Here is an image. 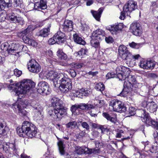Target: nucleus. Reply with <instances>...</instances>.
Wrapping results in <instances>:
<instances>
[{"instance_id":"obj_7","label":"nucleus","mask_w":158,"mask_h":158,"mask_svg":"<svg viewBox=\"0 0 158 158\" xmlns=\"http://www.w3.org/2000/svg\"><path fill=\"white\" fill-rule=\"evenodd\" d=\"M34 29L33 26L32 25H30L26 29L22 32V35L23 39L25 43L33 47H36L37 45V43L34 40L30 39L29 37Z\"/></svg>"},{"instance_id":"obj_12","label":"nucleus","mask_w":158,"mask_h":158,"mask_svg":"<svg viewBox=\"0 0 158 158\" xmlns=\"http://www.w3.org/2000/svg\"><path fill=\"white\" fill-rule=\"evenodd\" d=\"M137 7L136 2L133 0H129L126 3L123 7V11L127 13V15L132 11L136 9Z\"/></svg>"},{"instance_id":"obj_37","label":"nucleus","mask_w":158,"mask_h":158,"mask_svg":"<svg viewBox=\"0 0 158 158\" xmlns=\"http://www.w3.org/2000/svg\"><path fill=\"white\" fill-rule=\"evenodd\" d=\"M33 111L37 114H41L42 109L40 105H37L36 106H33Z\"/></svg>"},{"instance_id":"obj_5","label":"nucleus","mask_w":158,"mask_h":158,"mask_svg":"<svg viewBox=\"0 0 158 158\" xmlns=\"http://www.w3.org/2000/svg\"><path fill=\"white\" fill-rule=\"evenodd\" d=\"M123 80H125L124 83V88L120 94V96L123 97L127 96V94L131 90L132 87L133 85L136 82V79L134 76L129 75H126L125 78Z\"/></svg>"},{"instance_id":"obj_10","label":"nucleus","mask_w":158,"mask_h":158,"mask_svg":"<svg viewBox=\"0 0 158 158\" xmlns=\"http://www.w3.org/2000/svg\"><path fill=\"white\" fill-rule=\"evenodd\" d=\"M26 106V104L20 99L13 105L12 108L14 110V109L16 110L17 109L19 110V114L23 116H25L27 114V111L24 109Z\"/></svg>"},{"instance_id":"obj_46","label":"nucleus","mask_w":158,"mask_h":158,"mask_svg":"<svg viewBox=\"0 0 158 158\" xmlns=\"http://www.w3.org/2000/svg\"><path fill=\"white\" fill-rule=\"evenodd\" d=\"M81 125L83 128L86 129V130L89 131L90 129L89 126L86 122L81 123Z\"/></svg>"},{"instance_id":"obj_16","label":"nucleus","mask_w":158,"mask_h":158,"mask_svg":"<svg viewBox=\"0 0 158 158\" xmlns=\"http://www.w3.org/2000/svg\"><path fill=\"white\" fill-rule=\"evenodd\" d=\"M20 45L18 44L13 43L11 44V47L10 49H7L8 53L11 55L19 57L21 55Z\"/></svg>"},{"instance_id":"obj_9","label":"nucleus","mask_w":158,"mask_h":158,"mask_svg":"<svg viewBox=\"0 0 158 158\" xmlns=\"http://www.w3.org/2000/svg\"><path fill=\"white\" fill-rule=\"evenodd\" d=\"M66 39L65 34L60 31L56 33L52 38L50 39L48 42L50 44H53L56 43L59 44L64 43Z\"/></svg>"},{"instance_id":"obj_53","label":"nucleus","mask_w":158,"mask_h":158,"mask_svg":"<svg viewBox=\"0 0 158 158\" xmlns=\"http://www.w3.org/2000/svg\"><path fill=\"white\" fill-rule=\"evenodd\" d=\"M105 40L108 43H112L114 41V40L112 37L109 36L108 37H106Z\"/></svg>"},{"instance_id":"obj_30","label":"nucleus","mask_w":158,"mask_h":158,"mask_svg":"<svg viewBox=\"0 0 158 158\" xmlns=\"http://www.w3.org/2000/svg\"><path fill=\"white\" fill-rule=\"evenodd\" d=\"M73 40L76 43L84 45L85 44V41L78 34L75 33L73 35Z\"/></svg>"},{"instance_id":"obj_57","label":"nucleus","mask_w":158,"mask_h":158,"mask_svg":"<svg viewBox=\"0 0 158 158\" xmlns=\"http://www.w3.org/2000/svg\"><path fill=\"white\" fill-rule=\"evenodd\" d=\"M13 3L15 7L19 6L21 4V2L20 0H14Z\"/></svg>"},{"instance_id":"obj_33","label":"nucleus","mask_w":158,"mask_h":158,"mask_svg":"<svg viewBox=\"0 0 158 158\" xmlns=\"http://www.w3.org/2000/svg\"><path fill=\"white\" fill-rule=\"evenodd\" d=\"M87 148L80 146H76L75 147V152L78 155H81L86 152Z\"/></svg>"},{"instance_id":"obj_50","label":"nucleus","mask_w":158,"mask_h":158,"mask_svg":"<svg viewBox=\"0 0 158 158\" xmlns=\"http://www.w3.org/2000/svg\"><path fill=\"white\" fill-rule=\"evenodd\" d=\"M73 66V67L75 68L79 69L83 67V66H84V64L82 63H76V64H74Z\"/></svg>"},{"instance_id":"obj_13","label":"nucleus","mask_w":158,"mask_h":158,"mask_svg":"<svg viewBox=\"0 0 158 158\" xmlns=\"http://www.w3.org/2000/svg\"><path fill=\"white\" fill-rule=\"evenodd\" d=\"M118 52L120 56L123 60H127L132 57L131 54L128 50L127 47L123 45L119 46Z\"/></svg>"},{"instance_id":"obj_64","label":"nucleus","mask_w":158,"mask_h":158,"mask_svg":"<svg viewBox=\"0 0 158 158\" xmlns=\"http://www.w3.org/2000/svg\"><path fill=\"white\" fill-rule=\"evenodd\" d=\"M148 103L146 101H143L141 104V106L144 107H147Z\"/></svg>"},{"instance_id":"obj_34","label":"nucleus","mask_w":158,"mask_h":158,"mask_svg":"<svg viewBox=\"0 0 158 158\" xmlns=\"http://www.w3.org/2000/svg\"><path fill=\"white\" fill-rule=\"evenodd\" d=\"M87 52V50L86 49L83 48L78 52H76L75 54L77 57L82 58L85 55H86Z\"/></svg>"},{"instance_id":"obj_39","label":"nucleus","mask_w":158,"mask_h":158,"mask_svg":"<svg viewBox=\"0 0 158 158\" xmlns=\"http://www.w3.org/2000/svg\"><path fill=\"white\" fill-rule=\"evenodd\" d=\"M57 144L60 153L61 154L63 155L64 152V145L63 144V142L62 140H60L58 143Z\"/></svg>"},{"instance_id":"obj_31","label":"nucleus","mask_w":158,"mask_h":158,"mask_svg":"<svg viewBox=\"0 0 158 158\" xmlns=\"http://www.w3.org/2000/svg\"><path fill=\"white\" fill-rule=\"evenodd\" d=\"M51 26L48 27L46 28L43 29L40 31L38 33L37 35L39 36H40L42 37H46L49 34Z\"/></svg>"},{"instance_id":"obj_32","label":"nucleus","mask_w":158,"mask_h":158,"mask_svg":"<svg viewBox=\"0 0 158 158\" xmlns=\"http://www.w3.org/2000/svg\"><path fill=\"white\" fill-rule=\"evenodd\" d=\"M157 108V105L154 102H148V103L147 109L151 113L156 111Z\"/></svg>"},{"instance_id":"obj_44","label":"nucleus","mask_w":158,"mask_h":158,"mask_svg":"<svg viewBox=\"0 0 158 158\" xmlns=\"http://www.w3.org/2000/svg\"><path fill=\"white\" fill-rule=\"evenodd\" d=\"M135 111L136 110L134 107H129L128 110L127 111L129 114L128 115V116L134 115L135 114Z\"/></svg>"},{"instance_id":"obj_40","label":"nucleus","mask_w":158,"mask_h":158,"mask_svg":"<svg viewBox=\"0 0 158 158\" xmlns=\"http://www.w3.org/2000/svg\"><path fill=\"white\" fill-rule=\"evenodd\" d=\"M105 86L103 83L100 82L97 84L95 86V89L97 91H102L105 89Z\"/></svg>"},{"instance_id":"obj_15","label":"nucleus","mask_w":158,"mask_h":158,"mask_svg":"<svg viewBox=\"0 0 158 158\" xmlns=\"http://www.w3.org/2000/svg\"><path fill=\"white\" fill-rule=\"evenodd\" d=\"M130 30L133 35L137 36H140L142 31L140 24L136 22L133 23L131 24Z\"/></svg>"},{"instance_id":"obj_52","label":"nucleus","mask_w":158,"mask_h":158,"mask_svg":"<svg viewBox=\"0 0 158 158\" xmlns=\"http://www.w3.org/2000/svg\"><path fill=\"white\" fill-rule=\"evenodd\" d=\"M69 72L72 77H74L76 76V73L74 69H70L69 70Z\"/></svg>"},{"instance_id":"obj_29","label":"nucleus","mask_w":158,"mask_h":158,"mask_svg":"<svg viewBox=\"0 0 158 158\" xmlns=\"http://www.w3.org/2000/svg\"><path fill=\"white\" fill-rule=\"evenodd\" d=\"M79 109L82 110H90L94 109L95 107L92 104L90 103L78 104Z\"/></svg>"},{"instance_id":"obj_11","label":"nucleus","mask_w":158,"mask_h":158,"mask_svg":"<svg viewBox=\"0 0 158 158\" xmlns=\"http://www.w3.org/2000/svg\"><path fill=\"white\" fill-rule=\"evenodd\" d=\"M37 91L38 93L43 95H46L49 94L50 89L48 84L45 81L40 82L37 87Z\"/></svg>"},{"instance_id":"obj_41","label":"nucleus","mask_w":158,"mask_h":158,"mask_svg":"<svg viewBox=\"0 0 158 158\" xmlns=\"http://www.w3.org/2000/svg\"><path fill=\"white\" fill-rule=\"evenodd\" d=\"M156 63L152 60H148V69H152L154 68Z\"/></svg>"},{"instance_id":"obj_47","label":"nucleus","mask_w":158,"mask_h":158,"mask_svg":"<svg viewBox=\"0 0 158 158\" xmlns=\"http://www.w3.org/2000/svg\"><path fill=\"white\" fill-rule=\"evenodd\" d=\"M78 109H79L78 104H76L72 106L70 110L72 113H73L75 112Z\"/></svg>"},{"instance_id":"obj_56","label":"nucleus","mask_w":158,"mask_h":158,"mask_svg":"<svg viewBox=\"0 0 158 158\" xmlns=\"http://www.w3.org/2000/svg\"><path fill=\"white\" fill-rule=\"evenodd\" d=\"M9 148L12 149L14 151L16 152V148L15 146V143H11L10 144L9 146Z\"/></svg>"},{"instance_id":"obj_38","label":"nucleus","mask_w":158,"mask_h":158,"mask_svg":"<svg viewBox=\"0 0 158 158\" xmlns=\"http://www.w3.org/2000/svg\"><path fill=\"white\" fill-rule=\"evenodd\" d=\"M148 60L142 59L140 60L139 63V65L140 68L143 69H148Z\"/></svg>"},{"instance_id":"obj_54","label":"nucleus","mask_w":158,"mask_h":158,"mask_svg":"<svg viewBox=\"0 0 158 158\" xmlns=\"http://www.w3.org/2000/svg\"><path fill=\"white\" fill-rule=\"evenodd\" d=\"M115 75L113 73H108L106 76L107 79H108L110 78H114L115 77Z\"/></svg>"},{"instance_id":"obj_62","label":"nucleus","mask_w":158,"mask_h":158,"mask_svg":"<svg viewBox=\"0 0 158 158\" xmlns=\"http://www.w3.org/2000/svg\"><path fill=\"white\" fill-rule=\"evenodd\" d=\"M5 61V58L0 56V64H3Z\"/></svg>"},{"instance_id":"obj_51","label":"nucleus","mask_w":158,"mask_h":158,"mask_svg":"<svg viewBox=\"0 0 158 158\" xmlns=\"http://www.w3.org/2000/svg\"><path fill=\"white\" fill-rule=\"evenodd\" d=\"M150 150V152L152 153H156L158 151V147L156 146H152Z\"/></svg>"},{"instance_id":"obj_17","label":"nucleus","mask_w":158,"mask_h":158,"mask_svg":"<svg viewBox=\"0 0 158 158\" xmlns=\"http://www.w3.org/2000/svg\"><path fill=\"white\" fill-rule=\"evenodd\" d=\"M123 28V24L120 23L112 25H109L106 27V29L113 34H116L118 31H121Z\"/></svg>"},{"instance_id":"obj_14","label":"nucleus","mask_w":158,"mask_h":158,"mask_svg":"<svg viewBox=\"0 0 158 158\" xmlns=\"http://www.w3.org/2000/svg\"><path fill=\"white\" fill-rule=\"evenodd\" d=\"M28 69L30 71L34 73L40 72L41 67L39 64L34 60H30L28 63Z\"/></svg>"},{"instance_id":"obj_35","label":"nucleus","mask_w":158,"mask_h":158,"mask_svg":"<svg viewBox=\"0 0 158 158\" xmlns=\"http://www.w3.org/2000/svg\"><path fill=\"white\" fill-rule=\"evenodd\" d=\"M86 152L87 153L89 154H96L99 153L100 152V149L97 148L92 149L87 148H86Z\"/></svg>"},{"instance_id":"obj_22","label":"nucleus","mask_w":158,"mask_h":158,"mask_svg":"<svg viewBox=\"0 0 158 158\" xmlns=\"http://www.w3.org/2000/svg\"><path fill=\"white\" fill-rule=\"evenodd\" d=\"M47 8L46 2L44 0H40V2H36L34 3V9L38 10H44Z\"/></svg>"},{"instance_id":"obj_58","label":"nucleus","mask_w":158,"mask_h":158,"mask_svg":"<svg viewBox=\"0 0 158 158\" xmlns=\"http://www.w3.org/2000/svg\"><path fill=\"white\" fill-rule=\"evenodd\" d=\"M22 51L26 52L27 51V48L25 46L23 45H20V49Z\"/></svg>"},{"instance_id":"obj_21","label":"nucleus","mask_w":158,"mask_h":158,"mask_svg":"<svg viewBox=\"0 0 158 158\" xmlns=\"http://www.w3.org/2000/svg\"><path fill=\"white\" fill-rule=\"evenodd\" d=\"M73 23L71 21L65 20L62 26V28L65 32L70 31L73 30Z\"/></svg>"},{"instance_id":"obj_18","label":"nucleus","mask_w":158,"mask_h":158,"mask_svg":"<svg viewBox=\"0 0 158 158\" xmlns=\"http://www.w3.org/2000/svg\"><path fill=\"white\" fill-rule=\"evenodd\" d=\"M125 70H127V69L121 66H118L116 69L117 76L119 80H123L125 78L126 75H124Z\"/></svg>"},{"instance_id":"obj_28","label":"nucleus","mask_w":158,"mask_h":158,"mask_svg":"<svg viewBox=\"0 0 158 158\" xmlns=\"http://www.w3.org/2000/svg\"><path fill=\"white\" fill-rule=\"evenodd\" d=\"M90 91L87 90L86 89H82L79 91L76 92L75 96L76 97L82 98L83 96H87L89 93Z\"/></svg>"},{"instance_id":"obj_59","label":"nucleus","mask_w":158,"mask_h":158,"mask_svg":"<svg viewBox=\"0 0 158 158\" xmlns=\"http://www.w3.org/2000/svg\"><path fill=\"white\" fill-rule=\"evenodd\" d=\"M131 56H132V57L130 59H127V60H128V61H130L131 60L134 59H137L140 57V55L139 54H137L135 56H133L131 54Z\"/></svg>"},{"instance_id":"obj_25","label":"nucleus","mask_w":158,"mask_h":158,"mask_svg":"<svg viewBox=\"0 0 158 158\" xmlns=\"http://www.w3.org/2000/svg\"><path fill=\"white\" fill-rule=\"evenodd\" d=\"M8 130V127L6 126V123L4 120L0 118V134L5 135Z\"/></svg>"},{"instance_id":"obj_8","label":"nucleus","mask_w":158,"mask_h":158,"mask_svg":"<svg viewBox=\"0 0 158 158\" xmlns=\"http://www.w3.org/2000/svg\"><path fill=\"white\" fill-rule=\"evenodd\" d=\"M109 106L112 107L114 111L122 113L125 112L127 110V108L124 104L117 99L111 100L109 103Z\"/></svg>"},{"instance_id":"obj_6","label":"nucleus","mask_w":158,"mask_h":158,"mask_svg":"<svg viewBox=\"0 0 158 158\" xmlns=\"http://www.w3.org/2000/svg\"><path fill=\"white\" fill-rule=\"evenodd\" d=\"M136 113L137 115L142 118L141 120L143 122L148 126H152L158 130V122L152 119L145 110H138Z\"/></svg>"},{"instance_id":"obj_42","label":"nucleus","mask_w":158,"mask_h":158,"mask_svg":"<svg viewBox=\"0 0 158 158\" xmlns=\"http://www.w3.org/2000/svg\"><path fill=\"white\" fill-rule=\"evenodd\" d=\"M77 125V123L76 121L70 122L66 124V127L67 128H70L71 129H74Z\"/></svg>"},{"instance_id":"obj_26","label":"nucleus","mask_w":158,"mask_h":158,"mask_svg":"<svg viewBox=\"0 0 158 158\" xmlns=\"http://www.w3.org/2000/svg\"><path fill=\"white\" fill-rule=\"evenodd\" d=\"M11 0H0V8L1 10L5 8L10 7L12 5Z\"/></svg>"},{"instance_id":"obj_20","label":"nucleus","mask_w":158,"mask_h":158,"mask_svg":"<svg viewBox=\"0 0 158 158\" xmlns=\"http://www.w3.org/2000/svg\"><path fill=\"white\" fill-rule=\"evenodd\" d=\"M104 35V32L103 31L100 29H97L93 32L91 38L92 39L101 40Z\"/></svg>"},{"instance_id":"obj_48","label":"nucleus","mask_w":158,"mask_h":158,"mask_svg":"<svg viewBox=\"0 0 158 158\" xmlns=\"http://www.w3.org/2000/svg\"><path fill=\"white\" fill-rule=\"evenodd\" d=\"M14 74L16 76L19 77L21 75L22 71L17 69H15L14 70Z\"/></svg>"},{"instance_id":"obj_2","label":"nucleus","mask_w":158,"mask_h":158,"mask_svg":"<svg viewBox=\"0 0 158 158\" xmlns=\"http://www.w3.org/2000/svg\"><path fill=\"white\" fill-rule=\"evenodd\" d=\"M34 85V83L31 80L24 79L20 83L15 81L10 84L8 86L7 88L11 91H15V95L18 96L17 98L21 99L25 94L32 90Z\"/></svg>"},{"instance_id":"obj_43","label":"nucleus","mask_w":158,"mask_h":158,"mask_svg":"<svg viewBox=\"0 0 158 158\" xmlns=\"http://www.w3.org/2000/svg\"><path fill=\"white\" fill-rule=\"evenodd\" d=\"M96 39H92L91 40V45L95 48H97L99 46V41Z\"/></svg>"},{"instance_id":"obj_55","label":"nucleus","mask_w":158,"mask_h":158,"mask_svg":"<svg viewBox=\"0 0 158 158\" xmlns=\"http://www.w3.org/2000/svg\"><path fill=\"white\" fill-rule=\"evenodd\" d=\"M127 13L125 12L123 10L121 13L119 17V19L122 20L124 19L125 17V15H127Z\"/></svg>"},{"instance_id":"obj_4","label":"nucleus","mask_w":158,"mask_h":158,"mask_svg":"<svg viewBox=\"0 0 158 158\" xmlns=\"http://www.w3.org/2000/svg\"><path fill=\"white\" fill-rule=\"evenodd\" d=\"M52 105L54 109V112L56 118L60 119L65 114L66 110L63 106L62 101L58 98H53L51 100Z\"/></svg>"},{"instance_id":"obj_1","label":"nucleus","mask_w":158,"mask_h":158,"mask_svg":"<svg viewBox=\"0 0 158 158\" xmlns=\"http://www.w3.org/2000/svg\"><path fill=\"white\" fill-rule=\"evenodd\" d=\"M47 79L52 81L55 87L59 88L61 91L66 93L72 88L71 80L63 73H58L53 71L48 72L46 75Z\"/></svg>"},{"instance_id":"obj_49","label":"nucleus","mask_w":158,"mask_h":158,"mask_svg":"<svg viewBox=\"0 0 158 158\" xmlns=\"http://www.w3.org/2000/svg\"><path fill=\"white\" fill-rule=\"evenodd\" d=\"M153 136L155 142L158 144V132L156 131L154 132Z\"/></svg>"},{"instance_id":"obj_23","label":"nucleus","mask_w":158,"mask_h":158,"mask_svg":"<svg viewBox=\"0 0 158 158\" xmlns=\"http://www.w3.org/2000/svg\"><path fill=\"white\" fill-rule=\"evenodd\" d=\"M9 18L11 21L14 23H18L20 24L23 23V20L19 15L14 13H11L9 15Z\"/></svg>"},{"instance_id":"obj_45","label":"nucleus","mask_w":158,"mask_h":158,"mask_svg":"<svg viewBox=\"0 0 158 158\" xmlns=\"http://www.w3.org/2000/svg\"><path fill=\"white\" fill-rule=\"evenodd\" d=\"M129 46L133 48H138L139 46V44H137L134 42H132L131 43H129Z\"/></svg>"},{"instance_id":"obj_27","label":"nucleus","mask_w":158,"mask_h":158,"mask_svg":"<svg viewBox=\"0 0 158 158\" xmlns=\"http://www.w3.org/2000/svg\"><path fill=\"white\" fill-rule=\"evenodd\" d=\"M103 9L100 8L98 11H94L93 10H91V12L94 17L98 21H99L101 17V15Z\"/></svg>"},{"instance_id":"obj_63","label":"nucleus","mask_w":158,"mask_h":158,"mask_svg":"<svg viewBox=\"0 0 158 158\" xmlns=\"http://www.w3.org/2000/svg\"><path fill=\"white\" fill-rule=\"evenodd\" d=\"M79 135L81 136L84 137L86 135L85 131L84 130L81 131L79 133Z\"/></svg>"},{"instance_id":"obj_61","label":"nucleus","mask_w":158,"mask_h":158,"mask_svg":"<svg viewBox=\"0 0 158 158\" xmlns=\"http://www.w3.org/2000/svg\"><path fill=\"white\" fill-rule=\"evenodd\" d=\"M98 106L99 108L102 107L105 104V102L103 100H99Z\"/></svg>"},{"instance_id":"obj_60","label":"nucleus","mask_w":158,"mask_h":158,"mask_svg":"<svg viewBox=\"0 0 158 158\" xmlns=\"http://www.w3.org/2000/svg\"><path fill=\"white\" fill-rule=\"evenodd\" d=\"M54 110H50L48 112V114L50 115V116H53L54 115V117H53L54 118H56V119H57L56 115L54 112Z\"/></svg>"},{"instance_id":"obj_19","label":"nucleus","mask_w":158,"mask_h":158,"mask_svg":"<svg viewBox=\"0 0 158 158\" xmlns=\"http://www.w3.org/2000/svg\"><path fill=\"white\" fill-rule=\"evenodd\" d=\"M115 137L117 138L123 137L122 140L123 141L129 139L131 137V135L129 133H125L123 130H120L117 131Z\"/></svg>"},{"instance_id":"obj_24","label":"nucleus","mask_w":158,"mask_h":158,"mask_svg":"<svg viewBox=\"0 0 158 158\" xmlns=\"http://www.w3.org/2000/svg\"><path fill=\"white\" fill-rule=\"evenodd\" d=\"M102 114L107 120L111 123H115L117 121L116 115L115 114H110L107 112H104Z\"/></svg>"},{"instance_id":"obj_3","label":"nucleus","mask_w":158,"mask_h":158,"mask_svg":"<svg viewBox=\"0 0 158 158\" xmlns=\"http://www.w3.org/2000/svg\"><path fill=\"white\" fill-rule=\"evenodd\" d=\"M17 133L20 137H24L26 135L29 137L32 138L35 137L37 133L36 127L31 123L24 121L21 127H18Z\"/></svg>"},{"instance_id":"obj_36","label":"nucleus","mask_w":158,"mask_h":158,"mask_svg":"<svg viewBox=\"0 0 158 158\" xmlns=\"http://www.w3.org/2000/svg\"><path fill=\"white\" fill-rule=\"evenodd\" d=\"M57 55L60 59L65 60L67 58V55L64 53L61 49H59L57 51Z\"/></svg>"}]
</instances>
